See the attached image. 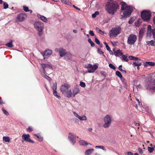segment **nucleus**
<instances>
[{"label":"nucleus","mask_w":155,"mask_h":155,"mask_svg":"<svg viewBox=\"0 0 155 155\" xmlns=\"http://www.w3.org/2000/svg\"><path fill=\"white\" fill-rule=\"evenodd\" d=\"M24 10L26 12H29L30 10L28 9V7L24 6H23Z\"/></svg>","instance_id":"nucleus-49"},{"label":"nucleus","mask_w":155,"mask_h":155,"mask_svg":"<svg viewBox=\"0 0 155 155\" xmlns=\"http://www.w3.org/2000/svg\"><path fill=\"white\" fill-rule=\"evenodd\" d=\"M27 130L31 132L32 130V128L31 127H29L27 129Z\"/></svg>","instance_id":"nucleus-59"},{"label":"nucleus","mask_w":155,"mask_h":155,"mask_svg":"<svg viewBox=\"0 0 155 155\" xmlns=\"http://www.w3.org/2000/svg\"><path fill=\"white\" fill-rule=\"evenodd\" d=\"M108 51L110 52H112V51H111L110 48V47L108 46V45L106 47Z\"/></svg>","instance_id":"nucleus-52"},{"label":"nucleus","mask_w":155,"mask_h":155,"mask_svg":"<svg viewBox=\"0 0 155 155\" xmlns=\"http://www.w3.org/2000/svg\"><path fill=\"white\" fill-rule=\"evenodd\" d=\"M95 42L98 45H99L100 44V41L96 38H95Z\"/></svg>","instance_id":"nucleus-51"},{"label":"nucleus","mask_w":155,"mask_h":155,"mask_svg":"<svg viewBox=\"0 0 155 155\" xmlns=\"http://www.w3.org/2000/svg\"><path fill=\"white\" fill-rule=\"evenodd\" d=\"M89 34L92 36H94V34L93 31H92L90 30L89 32Z\"/></svg>","instance_id":"nucleus-54"},{"label":"nucleus","mask_w":155,"mask_h":155,"mask_svg":"<svg viewBox=\"0 0 155 155\" xmlns=\"http://www.w3.org/2000/svg\"><path fill=\"white\" fill-rule=\"evenodd\" d=\"M137 36L134 34H131L128 38L127 44L130 45H134L137 40Z\"/></svg>","instance_id":"nucleus-9"},{"label":"nucleus","mask_w":155,"mask_h":155,"mask_svg":"<svg viewBox=\"0 0 155 155\" xmlns=\"http://www.w3.org/2000/svg\"><path fill=\"white\" fill-rule=\"evenodd\" d=\"M61 2L62 3L67 5H69L70 4L68 0H62Z\"/></svg>","instance_id":"nucleus-35"},{"label":"nucleus","mask_w":155,"mask_h":155,"mask_svg":"<svg viewBox=\"0 0 155 155\" xmlns=\"http://www.w3.org/2000/svg\"><path fill=\"white\" fill-rule=\"evenodd\" d=\"M3 140L5 142H9L10 139L9 137L4 136L3 137Z\"/></svg>","instance_id":"nucleus-23"},{"label":"nucleus","mask_w":155,"mask_h":155,"mask_svg":"<svg viewBox=\"0 0 155 155\" xmlns=\"http://www.w3.org/2000/svg\"><path fill=\"white\" fill-rule=\"evenodd\" d=\"M96 29L97 30H98V32L101 34V35H103L104 34V32L102 31V30H101V29H99V28H97V27H96Z\"/></svg>","instance_id":"nucleus-44"},{"label":"nucleus","mask_w":155,"mask_h":155,"mask_svg":"<svg viewBox=\"0 0 155 155\" xmlns=\"http://www.w3.org/2000/svg\"><path fill=\"white\" fill-rule=\"evenodd\" d=\"M122 65H120L118 67L120 71L123 73L126 74V71L125 70H123L122 68Z\"/></svg>","instance_id":"nucleus-33"},{"label":"nucleus","mask_w":155,"mask_h":155,"mask_svg":"<svg viewBox=\"0 0 155 155\" xmlns=\"http://www.w3.org/2000/svg\"><path fill=\"white\" fill-rule=\"evenodd\" d=\"M109 67L115 70V67L112 64H110L109 65Z\"/></svg>","instance_id":"nucleus-46"},{"label":"nucleus","mask_w":155,"mask_h":155,"mask_svg":"<svg viewBox=\"0 0 155 155\" xmlns=\"http://www.w3.org/2000/svg\"><path fill=\"white\" fill-rule=\"evenodd\" d=\"M147 149L150 153H152L154 150V147H147Z\"/></svg>","instance_id":"nucleus-34"},{"label":"nucleus","mask_w":155,"mask_h":155,"mask_svg":"<svg viewBox=\"0 0 155 155\" xmlns=\"http://www.w3.org/2000/svg\"><path fill=\"white\" fill-rule=\"evenodd\" d=\"M94 150L93 148L87 150L85 152V154L86 155H90L94 151Z\"/></svg>","instance_id":"nucleus-20"},{"label":"nucleus","mask_w":155,"mask_h":155,"mask_svg":"<svg viewBox=\"0 0 155 155\" xmlns=\"http://www.w3.org/2000/svg\"><path fill=\"white\" fill-rule=\"evenodd\" d=\"M13 41L12 40H11L10 41V42L6 44V45L9 47H13V45H12Z\"/></svg>","instance_id":"nucleus-28"},{"label":"nucleus","mask_w":155,"mask_h":155,"mask_svg":"<svg viewBox=\"0 0 155 155\" xmlns=\"http://www.w3.org/2000/svg\"><path fill=\"white\" fill-rule=\"evenodd\" d=\"M80 85L82 87H84L86 86L85 83L83 82L80 81Z\"/></svg>","instance_id":"nucleus-40"},{"label":"nucleus","mask_w":155,"mask_h":155,"mask_svg":"<svg viewBox=\"0 0 155 155\" xmlns=\"http://www.w3.org/2000/svg\"><path fill=\"white\" fill-rule=\"evenodd\" d=\"M116 75L119 77L120 78H123L120 72L119 71H117L116 72Z\"/></svg>","instance_id":"nucleus-30"},{"label":"nucleus","mask_w":155,"mask_h":155,"mask_svg":"<svg viewBox=\"0 0 155 155\" xmlns=\"http://www.w3.org/2000/svg\"><path fill=\"white\" fill-rule=\"evenodd\" d=\"M79 92L80 90L77 87L74 88L73 89V90L72 95L73 96V97H74L76 95L79 93Z\"/></svg>","instance_id":"nucleus-18"},{"label":"nucleus","mask_w":155,"mask_h":155,"mask_svg":"<svg viewBox=\"0 0 155 155\" xmlns=\"http://www.w3.org/2000/svg\"><path fill=\"white\" fill-rule=\"evenodd\" d=\"M152 35H153V37H155V28L152 30Z\"/></svg>","instance_id":"nucleus-53"},{"label":"nucleus","mask_w":155,"mask_h":155,"mask_svg":"<svg viewBox=\"0 0 155 155\" xmlns=\"http://www.w3.org/2000/svg\"><path fill=\"white\" fill-rule=\"evenodd\" d=\"M56 51H58L60 55L62 57L66 54V50L62 48H59V49L56 48L55 49Z\"/></svg>","instance_id":"nucleus-13"},{"label":"nucleus","mask_w":155,"mask_h":155,"mask_svg":"<svg viewBox=\"0 0 155 155\" xmlns=\"http://www.w3.org/2000/svg\"><path fill=\"white\" fill-rule=\"evenodd\" d=\"M96 148H99L103 150H104V151H106V149L105 148V147L102 146H96L95 147Z\"/></svg>","instance_id":"nucleus-31"},{"label":"nucleus","mask_w":155,"mask_h":155,"mask_svg":"<svg viewBox=\"0 0 155 155\" xmlns=\"http://www.w3.org/2000/svg\"><path fill=\"white\" fill-rule=\"evenodd\" d=\"M73 114L75 117H77V118L79 119L80 116H79L78 114H76L75 112H74Z\"/></svg>","instance_id":"nucleus-56"},{"label":"nucleus","mask_w":155,"mask_h":155,"mask_svg":"<svg viewBox=\"0 0 155 155\" xmlns=\"http://www.w3.org/2000/svg\"><path fill=\"white\" fill-rule=\"evenodd\" d=\"M73 32H74L75 33H77L78 32L76 30H75V29L73 30Z\"/></svg>","instance_id":"nucleus-64"},{"label":"nucleus","mask_w":155,"mask_h":155,"mask_svg":"<svg viewBox=\"0 0 155 155\" xmlns=\"http://www.w3.org/2000/svg\"><path fill=\"white\" fill-rule=\"evenodd\" d=\"M52 53V51L48 49L45 51L44 53L43 54V55L44 57V59L45 58H48Z\"/></svg>","instance_id":"nucleus-14"},{"label":"nucleus","mask_w":155,"mask_h":155,"mask_svg":"<svg viewBox=\"0 0 155 155\" xmlns=\"http://www.w3.org/2000/svg\"><path fill=\"white\" fill-rule=\"evenodd\" d=\"M42 67L44 69V73L45 74V69L46 70L47 69H51L52 68V67L48 64H41Z\"/></svg>","instance_id":"nucleus-16"},{"label":"nucleus","mask_w":155,"mask_h":155,"mask_svg":"<svg viewBox=\"0 0 155 155\" xmlns=\"http://www.w3.org/2000/svg\"><path fill=\"white\" fill-rule=\"evenodd\" d=\"M129 58L130 60H133L134 61L141 60L140 59L138 58L135 57L133 56H129Z\"/></svg>","instance_id":"nucleus-26"},{"label":"nucleus","mask_w":155,"mask_h":155,"mask_svg":"<svg viewBox=\"0 0 155 155\" xmlns=\"http://www.w3.org/2000/svg\"><path fill=\"white\" fill-rule=\"evenodd\" d=\"M121 32V28L120 27L112 28L109 32V35L110 38L116 37Z\"/></svg>","instance_id":"nucleus-5"},{"label":"nucleus","mask_w":155,"mask_h":155,"mask_svg":"<svg viewBox=\"0 0 155 155\" xmlns=\"http://www.w3.org/2000/svg\"><path fill=\"white\" fill-rule=\"evenodd\" d=\"M135 18H131L128 21V23L130 24H132L134 21Z\"/></svg>","instance_id":"nucleus-38"},{"label":"nucleus","mask_w":155,"mask_h":155,"mask_svg":"<svg viewBox=\"0 0 155 155\" xmlns=\"http://www.w3.org/2000/svg\"><path fill=\"white\" fill-rule=\"evenodd\" d=\"M97 51L98 53L100 54H104V52H103L102 50L99 48L97 49Z\"/></svg>","instance_id":"nucleus-50"},{"label":"nucleus","mask_w":155,"mask_h":155,"mask_svg":"<svg viewBox=\"0 0 155 155\" xmlns=\"http://www.w3.org/2000/svg\"><path fill=\"white\" fill-rule=\"evenodd\" d=\"M76 137V136H75L74 134L71 133H70L69 134L68 138L73 144L75 143L76 141L74 139Z\"/></svg>","instance_id":"nucleus-15"},{"label":"nucleus","mask_w":155,"mask_h":155,"mask_svg":"<svg viewBox=\"0 0 155 155\" xmlns=\"http://www.w3.org/2000/svg\"><path fill=\"white\" fill-rule=\"evenodd\" d=\"M57 84L56 83L53 84L52 87L53 91L56 90L57 87Z\"/></svg>","instance_id":"nucleus-37"},{"label":"nucleus","mask_w":155,"mask_h":155,"mask_svg":"<svg viewBox=\"0 0 155 155\" xmlns=\"http://www.w3.org/2000/svg\"><path fill=\"white\" fill-rule=\"evenodd\" d=\"M43 76L48 81H51V78L49 77L48 76H47L45 74V75H43Z\"/></svg>","instance_id":"nucleus-45"},{"label":"nucleus","mask_w":155,"mask_h":155,"mask_svg":"<svg viewBox=\"0 0 155 155\" xmlns=\"http://www.w3.org/2000/svg\"><path fill=\"white\" fill-rule=\"evenodd\" d=\"M30 136L29 134H23L22 137V139L24 141L34 143V141L33 140H32L30 138Z\"/></svg>","instance_id":"nucleus-12"},{"label":"nucleus","mask_w":155,"mask_h":155,"mask_svg":"<svg viewBox=\"0 0 155 155\" xmlns=\"http://www.w3.org/2000/svg\"><path fill=\"white\" fill-rule=\"evenodd\" d=\"M145 68L147 67L148 65L151 66H154L155 65V64L154 62L150 61H146L143 64Z\"/></svg>","instance_id":"nucleus-17"},{"label":"nucleus","mask_w":155,"mask_h":155,"mask_svg":"<svg viewBox=\"0 0 155 155\" xmlns=\"http://www.w3.org/2000/svg\"><path fill=\"white\" fill-rule=\"evenodd\" d=\"M2 110L3 111L4 113L6 115H8V112L7 111H6L5 110H4V109L3 108H2Z\"/></svg>","instance_id":"nucleus-48"},{"label":"nucleus","mask_w":155,"mask_h":155,"mask_svg":"<svg viewBox=\"0 0 155 155\" xmlns=\"http://www.w3.org/2000/svg\"><path fill=\"white\" fill-rule=\"evenodd\" d=\"M66 56H68V57H69L70 58H71V56H72L71 54L70 53H66Z\"/></svg>","instance_id":"nucleus-57"},{"label":"nucleus","mask_w":155,"mask_h":155,"mask_svg":"<svg viewBox=\"0 0 155 155\" xmlns=\"http://www.w3.org/2000/svg\"><path fill=\"white\" fill-rule=\"evenodd\" d=\"M73 7H74V8H75L76 9H78V10H80V9L79 8H78V7H76V6H75V5H73Z\"/></svg>","instance_id":"nucleus-63"},{"label":"nucleus","mask_w":155,"mask_h":155,"mask_svg":"<svg viewBox=\"0 0 155 155\" xmlns=\"http://www.w3.org/2000/svg\"><path fill=\"white\" fill-rule=\"evenodd\" d=\"M141 18L145 21H149L150 18V13L148 11H144L141 12Z\"/></svg>","instance_id":"nucleus-8"},{"label":"nucleus","mask_w":155,"mask_h":155,"mask_svg":"<svg viewBox=\"0 0 155 155\" xmlns=\"http://www.w3.org/2000/svg\"><path fill=\"white\" fill-rule=\"evenodd\" d=\"M99 14V12L98 11H96L92 15V17L93 18H95L96 17V16Z\"/></svg>","instance_id":"nucleus-36"},{"label":"nucleus","mask_w":155,"mask_h":155,"mask_svg":"<svg viewBox=\"0 0 155 155\" xmlns=\"http://www.w3.org/2000/svg\"><path fill=\"white\" fill-rule=\"evenodd\" d=\"M34 25L35 29L38 31V34L39 35L41 36L44 26V24L41 22L37 21L35 22Z\"/></svg>","instance_id":"nucleus-4"},{"label":"nucleus","mask_w":155,"mask_h":155,"mask_svg":"<svg viewBox=\"0 0 155 155\" xmlns=\"http://www.w3.org/2000/svg\"><path fill=\"white\" fill-rule=\"evenodd\" d=\"M79 119L80 120H85L87 119L86 117L84 115L82 116H80L79 117Z\"/></svg>","instance_id":"nucleus-29"},{"label":"nucleus","mask_w":155,"mask_h":155,"mask_svg":"<svg viewBox=\"0 0 155 155\" xmlns=\"http://www.w3.org/2000/svg\"><path fill=\"white\" fill-rule=\"evenodd\" d=\"M120 4L121 5V10L123 11L120 13L121 16L124 18L130 16L133 10L132 7L127 5L125 2H121Z\"/></svg>","instance_id":"nucleus-1"},{"label":"nucleus","mask_w":155,"mask_h":155,"mask_svg":"<svg viewBox=\"0 0 155 155\" xmlns=\"http://www.w3.org/2000/svg\"><path fill=\"white\" fill-rule=\"evenodd\" d=\"M143 30H140V31H139V35L140 38H142V37L143 36Z\"/></svg>","instance_id":"nucleus-39"},{"label":"nucleus","mask_w":155,"mask_h":155,"mask_svg":"<svg viewBox=\"0 0 155 155\" xmlns=\"http://www.w3.org/2000/svg\"><path fill=\"white\" fill-rule=\"evenodd\" d=\"M123 53H122V51L120 50H117L116 52H115V53L114 54V55L116 56H118L121 55H122Z\"/></svg>","instance_id":"nucleus-21"},{"label":"nucleus","mask_w":155,"mask_h":155,"mask_svg":"<svg viewBox=\"0 0 155 155\" xmlns=\"http://www.w3.org/2000/svg\"><path fill=\"white\" fill-rule=\"evenodd\" d=\"M70 88V85L67 84H64L61 86L60 90L65 96L70 98L72 95V93Z\"/></svg>","instance_id":"nucleus-3"},{"label":"nucleus","mask_w":155,"mask_h":155,"mask_svg":"<svg viewBox=\"0 0 155 155\" xmlns=\"http://www.w3.org/2000/svg\"><path fill=\"white\" fill-rule=\"evenodd\" d=\"M141 60H136L135 61H136L133 62V65L135 66H140L141 64L142 63L140 62V61Z\"/></svg>","instance_id":"nucleus-24"},{"label":"nucleus","mask_w":155,"mask_h":155,"mask_svg":"<svg viewBox=\"0 0 155 155\" xmlns=\"http://www.w3.org/2000/svg\"><path fill=\"white\" fill-rule=\"evenodd\" d=\"M140 23H141L140 22V21L137 20L135 22V25L136 26H138L140 25Z\"/></svg>","instance_id":"nucleus-41"},{"label":"nucleus","mask_w":155,"mask_h":155,"mask_svg":"<svg viewBox=\"0 0 155 155\" xmlns=\"http://www.w3.org/2000/svg\"><path fill=\"white\" fill-rule=\"evenodd\" d=\"M149 32L150 34L151 33V26L150 25H148V32Z\"/></svg>","instance_id":"nucleus-47"},{"label":"nucleus","mask_w":155,"mask_h":155,"mask_svg":"<svg viewBox=\"0 0 155 155\" xmlns=\"http://www.w3.org/2000/svg\"><path fill=\"white\" fill-rule=\"evenodd\" d=\"M138 151L141 154L143 153V150L140 148H138Z\"/></svg>","instance_id":"nucleus-55"},{"label":"nucleus","mask_w":155,"mask_h":155,"mask_svg":"<svg viewBox=\"0 0 155 155\" xmlns=\"http://www.w3.org/2000/svg\"><path fill=\"white\" fill-rule=\"evenodd\" d=\"M146 43L149 45L154 46L155 45L154 41L153 40H151L150 41H147Z\"/></svg>","instance_id":"nucleus-27"},{"label":"nucleus","mask_w":155,"mask_h":155,"mask_svg":"<svg viewBox=\"0 0 155 155\" xmlns=\"http://www.w3.org/2000/svg\"><path fill=\"white\" fill-rule=\"evenodd\" d=\"M122 60L125 61L127 62L128 61V59L127 58V57L125 55H122Z\"/></svg>","instance_id":"nucleus-32"},{"label":"nucleus","mask_w":155,"mask_h":155,"mask_svg":"<svg viewBox=\"0 0 155 155\" xmlns=\"http://www.w3.org/2000/svg\"><path fill=\"white\" fill-rule=\"evenodd\" d=\"M53 94L56 97L58 98H61L60 96V95L59 94L57 93V92L56 91V90L54 91H53Z\"/></svg>","instance_id":"nucleus-25"},{"label":"nucleus","mask_w":155,"mask_h":155,"mask_svg":"<svg viewBox=\"0 0 155 155\" xmlns=\"http://www.w3.org/2000/svg\"><path fill=\"white\" fill-rule=\"evenodd\" d=\"M43 138L42 137H40L38 140L40 142H42L43 140Z\"/></svg>","instance_id":"nucleus-61"},{"label":"nucleus","mask_w":155,"mask_h":155,"mask_svg":"<svg viewBox=\"0 0 155 155\" xmlns=\"http://www.w3.org/2000/svg\"><path fill=\"white\" fill-rule=\"evenodd\" d=\"M127 154L128 155H133V153L130 152H129L127 153Z\"/></svg>","instance_id":"nucleus-62"},{"label":"nucleus","mask_w":155,"mask_h":155,"mask_svg":"<svg viewBox=\"0 0 155 155\" xmlns=\"http://www.w3.org/2000/svg\"><path fill=\"white\" fill-rule=\"evenodd\" d=\"M86 68L88 69L89 73H93L98 68V66L96 64L92 65L91 64H88L85 66Z\"/></svg>","instance_id":"nucleus-10"},{"label":"nucleus","mask_w":155,"mask_h":155,"mask_svg":"<svg viewBox=\"0 0 155 155\" xmlns=\"http://www.w3.org/2000/svg\"><path fill=\"white\" fill-rule=\"evenodd\" d=\"M79 143L80 145L83 146H87L88 144V143L83 140H80L79 141Z\"/></svg>","instance_id":"nucleus-22"},{"label":"nucleus","mask_w":155,"mask_h":155,"mask_svg":"<svg viewBox=\"0 0 155 155\" xmlns=\"http://www.w3.org/2000/svg\"><path fill=\"white\" fill-rule=\"evenodd\" d=\"M27 18V15L25 14H19L16 18V20L18 21H24Z\"/></svg>","instance_id":"nucleus-11"},{"label":"nucleus","mask_w":155,"mask_h":155,"mask_svg":"<svg viewBox=\"0 0 155 155\" xmlns=\"http://www.w3.org/2000/svg\"><path fill=\"white\" fill-rule=\"evenodd\" d=\"M121 79V81L122 82H123L124 84H125L126 83V80L122 78Z\"/></svg>","instance_id":"nucleus-60"},{"label":"nucleus","mask_w":155,"mask_h":155,"mask_svg":"<svg viewBox=\"0 0 155 155\" xmlns=\"http://www.w3.org/2000/svg\"><path fill=\"white\" fill-rule=\"evenodd\" d=\"M88 41L91 44V46L93 47L94 46V43L93 42L91 41V40L90 39H89L88 40Z\"/></svg>","instance_id":"nucleus-42"},{"label":"nucleus","mask_w":155,"mask_h":155,"mask_svg":"<svg viewBox=\"0 0 155 155\" xmlns=\"http://www.w3.org/2000/svg\"><path fill=\"white\" fill-rule=\"evenodd\" d=\"M38 17L42 20L43 21L45 22H47V19L45 17V16L41 15H38Z\"/></svg>","instance_id":"nucleus-19"},{"label":"nucleus","mask_w":155,"mask_h":155,"mask_svg":"<svg viewBox=\"0 0 155 155\" xmlns=\"http://www.w3.org/2000/svg\"><path fill=\"white\" fill-rule=\"evenodd\" d=\"M112 45L114 46L116 45H117V41H115L114 42H113L112 41H111Z\"/></svg>","instance_id":"nucleus-58"},{"label":"nucleus","mask_w":155,"mask_h":155,"mask_svg":"<svg viewBox=\"0 0 155 155\" xmlns=\"http://www.w3.org/2000/svg\"><path fill=\"white\" fill-rule=\"evenodd\" d=\"M4 8V9H6L8 8V4L6 2H4L3 3Z\"/></svg>","instance_id":"nucleus-43"},{"label":"nucleus","mask_w":155,"mask_h":155,"mask_svg":"<svg viewBox=\"0 0 155 155\" xmlns=\"http://www.w3.org/2000/svg\"><path fill=\"white\" fill-rule=\"evenodd\" d=\"M103 120L104 124H103V127L105 128H107L110 125L112 120L111 117L109 115H106L104 118Z\"/></svg>","instance_id":"nucleus-7"},{"label":"nucleus","mask_w":155,"mask_h":155,"mask_svg":"<svg viewBox=\"0 0 155 155\" xmlns=\"http://www.w3.org/2000/svg\"><path fill=\"white\" fill-rule=\"evenodd\" d=\"M118 8L117 2H108L106 5V11L109 14L113 15L117 11Z\"/></svg>","instance_id":"nucleus-2"},{"label":"nucleus","mask_w":155,"mask_h":155,"mask_svg":"<svg viewBox=\"0 0 155 155\" xmlns=\"http://www.w3.org/2000/svg\"><path fill=\"white\" fill-rule=\"evenodd\" d=\"M147 89L155 91V77L152 76L148 82Z\"/></svg>","instance_id":"nucleus-6"}]
</instances>
